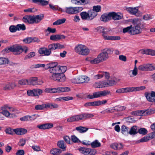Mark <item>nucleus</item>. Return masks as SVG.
Here are the masks:
<instances>
[{"mask_svg":"<svg viewBox=\"0 0 155 155\" xmlns=\"http://www.w3.org/2000/svg\"><path fill=\"white\" fill-rule=\"evenodd\" d=\"M113 51L111 49L106 48L103 49L97 58L90 61L91 64H95L99 63L109 58V54H112Z\"/></svg>","mask_w":155,"mask_h":155,"instance_id":"nucleus-1","label":"nucleus"},{"mask_svg":"<svg viewBox=\"0 0 155 155\" xmlns=\"http://www.w3.org/2000/svg\"><path fill=\"white\" fill-rule=\"evenodd\" d=\"M97 30L98 31L102 33V36L105 40L116 41L120 39V37L119 36L108 35V33L110 31L109 28L100 26L97 28Z\"/></svg>","mask_w":155,"mask_h":155,"instance_id":"nucleus-2","label":"nucleus"},{"mask_svg":"<svg viewBox=\"0 0 155 155\" xmlns=\"http://www.w3.org/2000/svg\"><path fill=\"white\" fill-rule=\"evenodd\" d=\"M132 22L134 26H132V25L131 31L130 32V35H134L141 33L142 29L144 28L143 25L137 19H133Z\"/></svg>","mask_w":155,"mask_h":155,"instance_id":"nucleus-3","label":"nucleus"},{"mask_svg":"<svg viewBox=\"0 0 155 155\" xmlns=\"http://www.w3.org/2000/svg\"><path fill=\"white\" fill-rule=\"evenodd\" d=\"M44 15L41 14L35 16L31 15H25L22 19L23 22L26 23L33 24L35 23H38L43 19Z\"/></svg>","mask_w":155,"mask_h":155,"instance_id":"nucleus-4","label":"nucleus"},{"mask_svg":"<svg viewBox=\"0 0 155 155\" xmlns=\"http://www.w3.org/2000/svg\"><path fill=\"white\" fill-rule=\"evenodd\" d=\"M91 114L84 113L81 114L73 116L68 118L67 121L68 122L78 121L82 120H86L94 117Z\"/></svg>","mask_w":155,"mask_h":155,"instance_id":"nucleus-5","label":"nucleus"},{"mask_svg":"<svg viewBox=\"0 0 155 155\" xmlns=\"http://www.w3.org/2000/svg\"><path fill=\"white\" fill-rule=\"evenodd\" d=\"M2 110L1 114L5 116L6 117L10 118L15 117V115L12 112H14L15 110L13 107L8 105L5 104L2 106L1 107Z\"/></svg>","mask_w":155,"mask_h":155,"instance_id":"nucleus-6","label":"nucleus"},{"mask_svg":"<svg viewBox=\"0 0 155 155\" xmlns=\"http://www.w3.org/2000/svg\"><path fill=\"white\" fill-rule=\"evenodd\" d=\"M155 113V109H149L146 110H139L131 112L130 114L133 115L145 116L149 115Z\"/></svg>","mask_w":155,"mask_h":155,"instance_id":"nucleus-7","label":"nucleus"},{"mask_svg":"<svg viewBox=\"0 0 155 155\" xmlns=\"http://www.w3.org/2000/svg\"><path fill=\"white\" fill-rule=\"evenodd\" d=\"M75 51L80 55H86L89 53V50L85 45L79 44L76 45L74 48Z\"/></svg>","mask_w":155,"mask_h":155,"instance_id":"nucleus-8","label":"nucleus"},{"mask_svg":"<svg viewBox=\"0 0 155 155\" xmlns=\"http://www.w3.org/2000/svg\"><path fill=\"white\" fill-rule=\"evenodd\" d=\"M83 9V8L81 6H69L66 7L64 12L68 14L71 15L78 13Z\"/></svg>","mask_w":155,"mask_h":155,"instance_id":"nucleus-9","label":"nucleus"},{"mask_svg":"<svg viewBox=\"0 0 155 155\" xmlns=\"http://www.w3.org/2000/svg\"><path fill=\"white\" fill-rule=\"evenodd\" d=\"M70 90L69 87H58L57 88H46L44 90V91L46 93H61L69 91Z\"/></svg>","mask_w":155,"mask_h":155,"instance_id":"nucleus-10","label":"nucleus"},{"mask_svg":"<svg viewBox=\"0 0 155 155\" xmlns=\"http://www.w3.org/2000/svg\"><path fill=\"white\" fill-rule=\"evenodd\" d=\"M110 93V92L108 91L104 90L94 92L93 94L87 95V98L90 99L98 98L103 96H105L108 95Z\"/></svg>","mask_w":155,"mask_h":155,"instance_id":"nucleus-11","label":"nucleus"},{"mask_svg":"<svg viewBox=\"0 0 155 155\" xmlns=\"http://www.w3.org/2000/svg\"><path fill=\"white\" fill-rule=\"evenodd\" d=\"M81 18L83 20L91 21L94 18L95 13L92 11L89 10L87 12H83L80 14Z\"/></svg>","mask_w":155,"mask_h":155,"instance_id":"nucleus-12","label":"nucleus"},{"mask_svg":"<svg viewBox=\"0 0 155 155\" xmlns=\"http://www.w3.org/2000/svg\"><path fill=\"white\" fill-rule=\"evenodd\" d=\"M138 69L139 70L143 71H153L155 69V65L151 64H144L139 65Z\"/></svg>","mask_w":155,"mask_h":155,"instance_id":"nucleus-13","label":"nucleus"},{"mask_svg":"<svg viewBox=\"0 0 155 155\" xmlns=\"http://www.w3.org/2000/svg\"><path fill=\"white\" fill-rule=\"evenodd\" d=\"M49 78L51 79L61 82L64 81L66 79L65 76L64 74L58 73L52 74L51 76H49Z\"/></svg>","mask_w":155,"mask_h":155,"instance_id":"nucleus-14","label":"nucleus"},{"mask_svg":"<svg viewBox=\"0 0 155 155\" xmlns=\"http://www.w3.org/2000/svg\"><path fill=\"white\" fill-rule=\"evenodd\" d=\"M8 50L17 55L20 54L23 52L22 46H13L9 48Z\"/></svg>","mask_w":155,"mask_h":155,"instance_id":"nucleus-15","label":"nucleus"},{"mask_svg":"<svg viewBox=\"0 0 155 155\" xmlns=\"http://www.w3.org/2000/svg\"><path fill=\"white\" fill-rule=\"evenodd\" d=\"M80 150L81 153L85 155H94L97 153L96 150L88 148H82Z\"/></svg>","mask_w":155,"mask_h":155,"instance_id":"nucleus-16","label":"nucleus"},{"mask_svg":"<svg viewBox=\"0 0 155 155\" xmlns=\"http://www.w3.org/2000/svg\"><path fill=\"white\" fill-rule=\"evenodd\" d=\"M144 95L147 101L150 102H154L155 98V91H152L151 92H145Z\"/></svg>","mask_w":155,"mask_h":155,"instance_id":"nucleus-17","label":"nucleus"},{"mask_svg":"<svg viewBox=\"0 0 155 155\" xmlns=\"http://www.w3.org/2000/svg\"><path fill=\"white\" fill-rule=\"evenodd\" d=\"M43 91L41 89L38 88L27 91L28 95L30 96H38L41 95Z\"/></svg>","mask_w":155,"mask_h":155,"instance_id":"nucleus-18","label":"nucleus"},{"mask_svg":"<svg viewBox=\"0 0 155 155\" xmlns=\"http://www.w3.org/2000/svg\"><path fill=\"white\" fill-rule=\"evenodd\" d=\"M72 4L77 5H85L90 3L89 0H71Z\"/></svg>","mask_w":155,"mask_h":155,"instance_id":"nucleus-19","label":"nucleus"},{"mask_svg":"<svg viewBox=\"0 0 155 155\" xmlns=\"http://www.w3.org/2000/svg\"><path fill=\"white\" fill-rule=\"evenodd\" d=\"M38 53L40 54L45 56H49L51 54V51H49L48 48L43 47L40 48L38 50Z\"/></svg>","mask_w":155,"mask_h":155,"instance_id":"nucleus-20","label":"nucleus"},{"mask_svg":"<svg viewBox=\"0 0 155 155\" xmlns=\"http://www.w3.org/2000/svg\"><path fill=\"white\" fill-rule=\"evenodd\" d=\"M53 127V124L51 123H47L37 126V127L40 130H45L49 129Z\"/></svg>","mask_w":155,"mask_h":155,"instance_id":"nucleus-21","label":"nucleus"},{"mask_svg":"<svg viewBox=\"0 0 155 155\" xmlns=\"http://www.w3.org/2000/svg\"><path fill=\"white\" fill-rule=\"evenodd\" d=\"M127 11L131 14L137 16L139 15L138 14V8L137 7H129L127 9Z\"/></svg>","mask_w":155,"mask_h":155,"instance_id":"nucleus-22","label":"nucleus"},{"mask_svg":"<svg viewBox=\"0 0 155 155\" xmlns=\"http://www.w3.org/2000/svg\"><path fill=\"white\" fill-rule=\"evenodd\" d=\"M65 36L63 35H53L50 37V39L54 41H57L60 39H64Z\"/></svg>","mask_w":155,"mask_h":155,"instance_id":"nucleus-23","label":"nucleus"},{"mask_svg":"<svg viewBox=\"0 0 155 155\" xmlns=\"http://www.w3.org/2000/svg\"><path fill=\"white\" fill-rule=\"evenodd\" d=\"M101 21L106 22L111 20L110 12L108 13H105L102 15L101 17Z\"/></svg>","mask_w":155,"mask_h":155,"instance_id":"nucleus-24","label":"nucleus"},{"mask_svg":"<svg viewBox=\"0 0 155 155\" xmlns=\"http://www.w3.org/2000/svg\"><path fill=\"white\" fill-rule=\"evenodd\" d=\"M16 86L15 83H8L5 84L3 87V89L5 91L10 90L13 89Z\"/></svg>","mask_w":155,"mask_h":155,"instance_id":"nucleus-25","label":"nucleus"},{"mask_svg":"<svg viewBox=\"0 0 155 155\" xmlns=\"http://www.w3.org/2000/svg\"><path fill=\"white\" fill-rule=\"evenodd\" d=\"M131 91V87H126L119 88L116 91V92L118 94H123L125 93L130 92Z\"/></svg>","mask_w":155,"mask_h":155,"instance_id":"nucleus-26","label":"nucleus"},{"mask_svg":"<svg viewBox=\"0 0 155 155\" xmlns=\"http://www.w3.org/2000/svg\"><path fill=\"white\" fill-rule=\"evenodd\" d=\"M111 18L112 17L114 20H119L121 19L122 15L120 13H116L115 12H110Z\"/></svg>","mask_w":155,"mask_h":155,"instance_id":"nucleus-27","label":"nucleus"},{"mask_svg":"<svg viewBox=\"0 0 155 155\" xmlns=\"http://www.w3.org/2000/svg\"><path fill=\"white\" fill-rule=\"evenodd\" d=\"M81 76H78L72 78L71 82L74 83L80 84L82 83Z\"/></svg>","mask_w":155,"mask_h":155,"instance_id":"nucleus-28","label":"nucleus"},{"mask_svg":"<svg viewBox=\"0 0 155 155\" xmlns=\"http://www.w3.org/2000/svg\"><path fill=\"white\" fill-rule=\"evenodd\" d=\"M58 63L56 62H53L50 63L46 64L45 66V69H50L53 68H55V67L57 66Z\"/></svg>","mask_w":155,"mask_h":155,"instance_id":"nucleus-29","label":"nucleus"},{"mask_svg":"<svg viewBox=\"0 0 155 155\" xmlns=\"http://www.w3.org/2000/svg\"><path fill=\"white\" fill-rule=\"evenodd\" d=\"M61 152V150L58 148H53L50 150V153L52 155H59Z\"/></svg>","mask_w":155,"mask_h":155,"instance_id":"nucleus-30","label":"nucleus"},{"mask_svg":"<svg viewBox=\"0 0 155 155\" xmlns=\"http://www.w3.org/2000/svg\"><path fill=\"white\" fill-rule=\"evenodd\" d=\"M90 11H93L95 13V15L94 18L97 15V12H99L101 10V7L100 5L94 6L93 7V9L90 10Z\"/></svg>","mask_w":155,"mask_h":155,"instance_id":"nucleus-31","label":"nucleus"},{"mask_svg":"<svg viewBox=\"0 0 155 155\" xmlns=\"http://www.w3.org/2000/svg\"><path fill=\"white\" fill-rule=\"evenodd\" d=\"M57 145L59 147L62 149L63 151L66 150V145L63 140H60L57 143Z\"/></svg>","mask_w":155,"mask_h":155,"instance_id":"nucleus-32","label":"nucleus"},{"mask_svg":"<svg viewBox=\"0 0 155 155\" xmlns=\"http://www.w3.org/2000/svg\"><path fill=\"white\" fill-rule=\"evenodd\" d=\"M88 129L87 127L82 126H79L76 128V130L79 133H82L86 132Z\"/></svg>","mask_w":155,"mask_h":155,"instance_id":"nucleus-33","label":"nucleus"},{"mask_svg":"<svg viewBox=\"0 0 155 155\" xmlns=\"http://www.w3.org/2000/svg\"><path fill=\"white\" fill-rule=\"evenodd\" d=\"M91 145L92 147L95 148L100 147L101 143L97 140H96L91 143Z\"/></svg>","mask_w":155,"mask_h":155,"instance_id":"nucleus-34","label":"nucleus"},{"mask_svg":"<svg viewBox=\"0 0 155 155\" xmlns=\"http://www.w3.org/2000/svg\"><path fill=\"white\" fill-rule=\"evenodd\" d=\"M114 107V111L116 112L124 110L126 108L125 106L119 105L116 106Z\"/></svg>","mask_w":155,"mask_h":155,"instance_id":"nucleus-35","label":"nucleus"},{"mask_svg":"<svg viewBox=\"0 0 155 155\" xmlns=\"http://www.w3.org/2000/svg\"><path fill=\"white\" fill-rule=\"evenodd\" d=\"M137 127L134 126L131 127L130 130L129 131V134L130 135H134L137 133Z\"/></svg>","mask_w":155,"mask_h":155,"instance_id":"nucleus-36","label":"nucleus"},{"mask_svg":"<svg viewBox=\"0 0 155 155\" xmlns=\"http://www.w3.org/2000/svg\"><path fill=\"white\" fill-rule=\"evenodd\" d=\"M8 62L9 61L7 58L0 57V65L7 64Z\"/></svg>","mask_w":155,"mask_h":155,"instance_id":"nucleus-37","label":"nucleus"},{"mask_svg":"<svg viewBox=\"0 0 155 155\" xmlns=\"http://www.w3.org/2000/svg\"><path fill=\"white\" fill-rule=\"evenodd\" d=\"M59 69L58 66L57 67H55V68L49 69V71L50 73H52V74H56L57 73H59Z\"/></svg>","mask_w":155,"mask_h":155,"instance_id":"nucleus-38","label":"nucleus"},{"mask_svg":"<svg viewBox=\"0 0 155 155\" xmlns=\"http://www.w3.org/2000/svg\"><path fill=\"white\" fill-rule=\"evenodd\" d=\"M129 130V128L125 126L124 125H123L122 126L121 128V131L122 133L124 134H126L129 133L128 130Z\"/></svg>","mask_w":155,"mask_h":155,"instance_id":"nucleus-39","label":"nucleus"},{"mask_svg":"<svg viewBox=\"0 0 155 155\" xmlns=\"http://www.w3.org/2000/svg\"><path fill=\"white\" fill-rule=\"evenodd\" d=\"M66 21V19L63 18L61 19H59L55 21L53 23V25H59L64 23Z\"/></svg>","mask_w":155,"mask_h":155,"instance_id":"nucleus-40","label":"nucleus"},{"mask_svg":"<svg viewBox=\"0 0 155 155\" xmlns=\"http://www.w3.org/2000/svg\"><path fill=\"white\" fill-rule=\"evenodd\" d=\"M146 88L145 86H142L136 87H131V91H137L142 90L145 89Z\"/></svg>","mask_w":155,"mask_h":155,"instance_id":"nucleus-41","label":"nucleus"},{"mask_svg":"<svg viewBox=\"0 0 155 155\" xmlns=\"http://www.w3.org/2000/svg\"><path fill=\"white\" fill-rule=\"evenodd\" d=\"M102 73V71H99L98 74L94 76V79L97 80L102 78L103 77V74Z\"/></svg>","mask_w":155,"mask_h":155,"instance_id":"nucleus-42","label":"nucleus"},{"mask_svg":"<svg viewBox=\"0 0 155 155\" xmlns=\"http://www.w3.org/2000/svg\"><path fill=\"white\" fill-rule=\"evenodd\" d=\"M16 26L17 30L24 31L26 29V27L24 24H18Z\"/></svg>","mask_w":155,"mask_h":155,"instance_id":"nucleus-43","label":"nucleus"},{"mask_svg":"<svg viewBox=\"0 0 155 155\" xmlns=\"http://www.w3.org/2000/svg\"><path fill=\"white\" fill-rule=\"evenodd\" d=\"M59 68V73L64 74L66 71L67 67L66 66H58Z\"/></svg>","mask_w":155,"mask_h":155,"instance_id":"nucleus-44","label":"nucleus"},{"mask_svg":"<svg viewBox=\"0 0 155 155\" xmlns=\"http://www.w3.org/2000/svg\"><path fill=\"white\" fill-rule=\"evenodd\" d=\"M18 83L21 85H28V80L27 79H21L19 80Z\"/></svg>","mask_w":155,"mask_h":155,"instance_id":"nucleus-45","label":"nucleus"},{"mask_svg":"<svg viewBox=\"0 0 155 155\" xmlns=\"http://www.w3.org/2000/svg\"><path fill=\"white\" fill-rule=\"evenodd\" d=\"M37 79V78L36 77L31 78L28 80L29 85H34V83L36 81Z\"/></svg>","mask_w":155,"mask_h":155,"instance_id":"nucleus-46","label":"nucleus"},{"mask_svg":"<svg viewBox=\"0 0 155 155\" xmlns=\"http://www.w3.org/2000/svg\"><path fill=\"white\" fill-rule=\"evenodd\" d=\"M35 55V53L34 52H32L29 53L25 57V59H28L34 57Z\"/></svg>","mask_w":155,"mask_h":155,"instance_id":"nucleus-47","label":"nucleus"},{"mask_svg":"<svg viewBox=\"0 0 155 155\" xmlns=\"http://www.w3.org/2000/svg\"><path fill=\"white\" fill-rule=\"evenodd\" d=\"M114 112V107L112 108H108L105 110L104 111H103L104 114H108Z\"/></svg>","mask_w":155,"mask_h":155,"instance_id":"nucleus-48","label":"nucleus"},{"mask_svg":"<svg viewBox=\"0 0 155 155\" xmlns=\"http://www.w3.org/2000/svg\"><path fill=\"white\" fill-rule=\"evenodd\" d=\"M82 83L88 82L90 80V78L86 76H81Z\"/></svg>","mask_w":155,"mask_h":155,"instance_id":"nucleus-49","label":"nucleus"},{"mask_svg":"<svg viewBox=\"0 0 155 155\" xmlns=\"http://www.w3.org/2000/svg\"><path fill=\"white\" fill-rule=\"evenodd\" d=\"M31 117L30 116L27 115L21 118L20 120L22 121H30L31 120Z\"/></svg>","mask_w":155,"mask_h":155,"instance_id":"nucleus-50","label":"nucleus"},{"mask_svg":"<svg viewBox=\"0 0 155 155\" xmlns=\"http://www.w3.org/2000/svg\"><path fill=\"white\" fill-rule=\"evenodd\" d=\"M149 135L148 136H145L139 140L140 142H144L148 141L150 140V138Z\"/></svg>","mask_w":155,"mask_h":155,"instance_id":"nucleus-51","label":"nucleus"},{"mask_svg":"<svg viewBox=\"0 0 155 155\" xmlns=\"http://www.w3.org/2000/svg\"><path fill=\"white\" fill-rule=\"evenodd\" d=\"M132 25L129 26L127 27L126 28H124L123 30V32L124 33L128 32L130 34V31H131Z\"/></svg>","mask_w":155,"mask_h":155,"instance_id":"nucleus-52","label":"nucleus"},{"mask_svg":"<svg viewBox=\"0 0 155 155\" xmlns=\"http://www.w3.org/2000/svg\"><path fill=\"white\" fill-rule=\"evenodd\" d=\"M138 132L140 134L145 135L147 133V130L145 128H141L138 130Z\"/></svg>","mask_w":155,"mask_h":155,"instance_id":"nucleus-53","label":"nucleus"},{"mask_svg":"<svg viewBox=\"0 0 155 155\" xmlns=\"http://www.w3.org/2000/svg\"><path fill=\"white\" fill-rule=\"evenodd\" d=\"M44 109V104L37 105L35 106V109L36 110H42Z\"/></svg>","mask_w":155,"mask_h":155,"instance_id":"nucleus-54","label":"nucleus"},{"mask_svg":"<svg viewBox=\"0 0 155 155\" xmlns=\"http://www.w3.org/2000/svg\"><path fill=\"white\" fill-rule=\"evenodd\" d=\"M48 48L49 51L51 52L52 51L56 49L55 43L52 44L48 45Z\"/></svg>","mask_w":155,"mask_h":155,"instance_id":"nucleus-55","label":"nucleus"},{"mask_svg":"<svg viewBox=\"0 0 155 155\" xmlns=\"http://www.w3.org/2000/svg\"><path fill=\"white\" fill-rule=\"evenodd\" d=\"M26 140L25 139L21 138L20 139L18 144L19 146H23L25 144Z\"/></svg>","mask_w":155,"mask_h":155,"instance_id":"nucleus-56","label":"nucleus"},{"mask_svg":"<svg viewBox=\"0 0 155 155\" xmlns=\"http://www.w3.org/2000/svg\"><path fill=\"white\" fill-rule=\"evenodd\" d=\"M93 87L95 88H101L100 82L99 81L94 83L93 85Z\"/></svg>","mask_w":155,"mask_h":155,"instance_id":"nucleus-57","label":"nucleus"},{"mask_svg":"<svg viewBox=\"0 0 155 155\" xmlns=\"http://www.w3.org/2000/svg\"><path fill=\"white\" fill-rule=\"evenodd\" d=\"M32 38H27L23 40L24 42L26 44H29L32 42Z\"/></svg>","mask_w":155,"mask_h":155,"instance_id":"nucleus-58","label":"nucleus"},{"mask_svg":"<svg viewBox=\"0 0 155 155\" xmlns=\"http://www.w3.org/2000/svg\"><path fill=\"white\" fill-rule=\"evenodd\" d=\"M100 82L101 88L108 87L107 82L105 81H103Z\"/></svg>","mask_w":155,"mask_h":155,"instance_id":"nucleus-59","label":"nucleus"},{"mask_svg":"<svg viewBox=\"0 0 155 155\" xmlns=\"http://www.w3.org/2000/svg\"><path fill=\"white\" fill-rule=\"evenodd\" d=\"M9 29L10 32H14L17 30V26H16L14 25H11L9 27Z\"/></svg>","mask_w":155,"mask_h":155,"instance_id":"nucleus-60","label":"nucleus"},{"mask_svg":"<svg viewBox=\"0 0 155 155\" xmlns=\"http://www.w3.org/2000/svg\"><path fill=\"white\" fill-rule=\"evenodd\" d=\"M117 83V82L114 80H109L107 82L108 87L113 86Z\"/></svg>","mask_w":155,"mask_h":155,"instance_id":"nucleus-61","label":"nucleus"},{"mask_svg":"<svg viewBox=\"0 0 155 155\" xmlns=\"http://www.w3.org/2000/svg\"><path fill=\"white\" fill-rule=\"evenodd\" d=\"M132 71V76L131 77H134L136 76L138 74V69L137 68H134L133 70L131 71Z\"/></svg>","mask_w":155,"mask_h":155,"instance_id":"nucleus-62","label":"nucleus"},{"mask_svg":"<svg viewBox=\"0 0 155 155\" xmlns=\"http://www.w3.org/2000/svg\"><path fill=\"white\" fill-rule=\"evenodd\" d=\"M71 140L74 143H78L79 141V139L75 136L73 135L71 137Z\"/></svg>","mask_w":155,"mask_h":155,"instance_id":"nucleus-63","label":"nucleus"},{"mask_svg":"<svg viewBox=\"0 0 155 155\" xmlns=\"http://www.w3.org/2000/svg\"><path fill=\"white\" fill-rule=\"evenodd\" d=\"M150 49H142L140 51L142 54H146L149 55Z\"/></svg>","mask_w":155,"mask_h":155,"instance_id":"nucleus-64","label":"nucleus"}]
</instances>
